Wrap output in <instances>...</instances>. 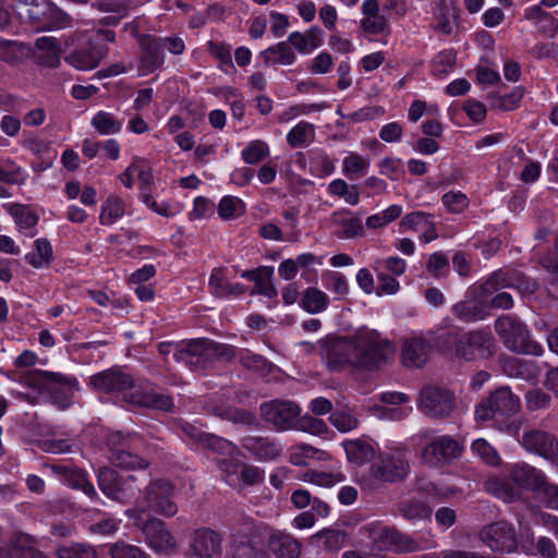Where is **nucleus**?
Returning <instances> with one entry per match:
<instances>
[{
  "instance_id": "1",
  "label": "nucleus",
  "mask_w": 558,
  "mask_h": 558,
  "mask_svg": "<svg viewBox=\"0 0 558 558\" xmlns=\"http://www.w3.org/2000/svg\"><path fill=\"white\" fill-rule=\"evenodd\" d=\"M390 341L375 329H361L352 337L327 335L319 340L320 357L328 371L342 372L347 366L372 372L387 361Z\"/></svg>"
},
{
  "instance_id": "2",
  "label": "nucleus",
  "mask_w": 558,
  "mask_h": 558,
  "mask_svg": "<svg viewBox=\"0 0 558 558\" xmlns=\"http://www.w3.org/2000/svg\"><path fill=\"white\" fill-rule=\"evenodd\" d=\"M521 408L520 398L510 388L500 387L490 392L475 408V418L480 422H493L498 428H508L510 420Z\"/></svg>"
},
{
  "instance_id": "3",
  "label": "nucleus",
  "mask_w": 558,
  "mask_h": 558,
  "mask_svg": "<svg viewBox=\"0 0 558 558\" xmlns=\"http://www.w3.org/2000/svg\"><path fill=\"white\" fill-rule=\"evenodd\" d=\"M229 554L231 558H266V535L250 518H241L231 529Z\"/></svg>"
},
{
  "instance_id": "4",
  "label": "nucleus",
  "mask_w": 558,
  "mask_h": 558,
  "mask_svg": "<svg viewBox=\"0 0 558 558\" xmlns=\"http://www.w3.org/2000/svg\"><path fill=\"white\" fill-rule=\"evenodd\" d=\"M125 514L129 518V523L142 531L149 547L155 551L166 555L177 551V539L162 520L153 518L138 507L128 509Z\"/></svg>"
},
{
  "instance_id": "5",
  "label": "nucleus",
  "mask_w": 558,
  "mask_h": 558,
  "mask_svg": "<svg viewBox=\"0 0 558 558\" xmlns=\"http://www.w3.org/2000/svg\"><path fill=\"white\" fill-rule=\"evenodd\" d=\"M495 330L505 347L512 352L538 356L544 352L543 345L531 338L527 326L510 315L496 319Z\"/></svg>"
},
{
  "instance_id": "6",
  "label": "nucleus",
  "mask_w": 558,
  "mask_h": 558,
  "mask_svg": "<svg viewBox=\"0 0 558 558\" xmlns=\"http://www.w3.org/2000/svg\"><path fill=\"white\" fill-rule=\"evenodd\" d=\"M175 486L167 480H151L143 490L144 507L137 505L151 515L159 514L171 518L177 514L178 506L174 501Z\"/></svg>"
},
{
  "instance_id": "7",
  "label": "nucleus",
  "mask_w": 558,
  "mask_h": 558,
  "mask_svg": "<svg viewBox=\"0 0 558 558\" xmlns=\"http://www.w3.org/2000/svg\"><path fill=\"white\" fill-rule=\"evenodd\" d=\"M34 385L46 390L53 401L65 408L70 404L75 391L80 388L77 378L59 372L36 369Z\"/></svg>"
},
{
  "instance_id": "8",
  "label": "nucleus",
  "mask_w": 558,
  "mask_h": 558,
  "mask_svg": "<svg viewBox=\"0 0 558 558\" xmlns=\"http://www.w3.org/2000/svg\"><path fill=\"white\" fill-rule=\"evenodd\" d=\"M206 344V339H191L185 348L175 350L173 359L178 363L196 364L204 367L208 355L223 361H232L235 357V348L230 344L213 342L210 348H207Z\"/></svg>"
},
{
  "instance_id": "9",
  "label": "nucleus",
  "mask_w": 558,
  "mask_h": 558,
  "mask_svg": "<svg viewBox=\"0 0 558 558\" xmlns=\"http://www.w3.org/2000/svg\"><path fill=\"white\" fill-rule=\"evenodd\" d=\"M480 537L494 553L513 554L519 549L518 531L513 523L506 520L484 525L480 531Z\"/></svg>"
},
{
  "instance_id": "10",
  "label": "nucleus",
  "mask_w": 558,
  "mask_h": 558,
  "mask_svg": "<svg viewBox=\"0 0 558 558\" xmlns=\"http://www.w3.org/2000/svg\"><path fill=\"white\" fill-rule=\"evenodd\" d=\"M496 344L489 328H481L464 333L462 345L457 351V357L466 361L488 359L495 353Z\"/></svg>"
},
{
  "instance_id": "11",
  "label": "nucleus",
  "mask_w": 558,
  "mask_h": 558,
  "mask_svg": "<svg viewBox=\"0 0 558 558\" xmlns=\"http://www.w3.org/2000/svg\"><path fill=\"white\" fill-rule=\"evenodd\" d=\"M462 451V445L452 436H437L424 447L422 460L429 466H441L458 459Z\"/></svg>"
},
{
  "instance_id": "12",
  "label": "nucleus",
  "mask_w": 558,
  "mask_h": 558,
  "mask_svg": "<svg viewBox=\"0 0 558 558\" xmlns=\"http://www.w3.org/2000/svg\"><path fill=\"white\" fill-rule=\"evenodd\" d=\"M98 487L108 498L122 501L134 494L133 475L124 476L111 468H99L97 472Z\"/></svg>"
},
{
  "instance_id": "13",
  "label": "nucleus",
  "mask_w": 558,
  "mask_h": 558,
  "mask_svg": "<svg viewBox=\"0 0 558 558\" xmlns=\"http://www.w3.org/2000/svg\"><path fill=\"white\" fill-rule=\"evenodd\" d=\"M300 413V407L290 400L274 399L263 402L260 405L264 421L271 424L277 430L291 428Z\"/></svg>"
},
{
  "instance_id": "14",
  "label": "nucleus",
  "mask_w": 558,
  "mask_h": 558,
  "mask_svg": "<svg viewBox=\"0 0 558 558\" xmlns=\"http://www.w3.org/2000/svg\"><path fill=\"white\" fill-rule=\"evenodd\" d=\"M409 471L408 460L402 454L383 453L371 465V475L386 483L403 481Z\"/></svg>"
},
{
  "instance_id": "15",
  "label": "nucleus",
  "mask_w": 558,
  "mask_h": 558,
  "mask_svg": "<svg viewBox=\"0 0 558 558\" xmlns=\"http://www.w3.org/2000/svg\"><path fill=\"white\" fill-rule=\"evenodd\" d=\"M88 385L100 392H124L134 388L135 379L120 367H110L90 376Z\"/></svg>"
},
{
  "instance_id": "16",
  "label": "nucleus",
  "mask_w": 558,
  "mask_h": 558,
  "mask_svg": "<svg viewBox=\"0 0 558 558\" xmlns=\"http://www.w3.org/2000/svg\"><path fill=\"white\" fill-rule=\"evenodd\" d=\"M28 15L33 22V26L38 32L61 29L66 27L71 21L68 13L50 1L34 5L28 10Z\"/></svg>"
},
{
  "instance_id": "17",
  "label": "nucleus",
  "mask_w": 558,
  "mask_h": 558,
  "mask_svg": "<svg viewBox=\"0 0 558 558\" xmlns=\"http://www.w3.org/2000/svg\"><path fill=\"white\" fill-rule=\"evenodd\" d=\"M49 468L62 484L82 490L92 500L98 496L88 473L73 462L52 463Z\"/></svg>"
},
{
  "instance_id": "18",
  "label": "nucleus",
  "mask_w": 558,
  "mask_h": 558,
  "mask_svg": "<svg viewBox=\"0 0 558 558\" xmlns=\"http://www.w3.org/2000/svg\"><path fill=\"white\" fill-rule=\"evenodd\" d=\"M140 54V70L142 74H150L161 69L166 62L165 45H162V37L149 34L142 36L138 40Z\"/></svg>"
},
{
  "instance_id": "19",
  "label": "nucleus",
  "mask_w": 558,
  "mask_h": 558,
  "mask_svg": "<svg viewBox=\"0 0 558 558\" xmlns=\"http://www.w3.org/2000/svg\"><path fill=\"white\" fill-rule=\"evenodd\" d=\"M421 405L433 417H445L453 408V395L446 388L426 386L421 390Z\"/></svg>"
},
{
  "instance_id": "20",
  "label": "nucleus",
  "mask_w": 558,
  "mask_h": 558,
  "mask_svg": "<svg viewBox=\"0 0 558 558\" xmlns=\"http://www.w3.org/2000/svg\"><path fill=\"white\" fill-rule=\"evenodd\" d=\"M221 537L216 531L197 529L191 538L189 558H220Z\"/></svg>"
},
{
  "instance_id": "21",
  "label": "nucleus",
  "mask_w": 558,
  "mask_h": 558,
  "mask_svg": "<svg viewBox=\"0 0 558 558\" xmlns=\"http://www.w3.org/2000/svg\"><path fill=\"white\" fill-rule=\"evenodd\" d=\"M130 403L145 409L172 412L174 400L170 393L159 392L154 387H141L129 396Z\"/></svg>"
},
{
  "instance_id": "22",
  "label": "nucleus",
  "mask_w": 558,
  "mask_h": 558,
  "mask_svg": "<svg viewBox=\"0 0 558 558\" xmlns=\"http://www.w3.org/2000/svg\"><path fill=\"white\" fill-rule=\"evenodd\" d=\"M240 444L257 461H272L282 454V446L275 438L247 435Z\"/></svg>"
},
{
  "instance_id": "23",
  "label": "nucleus",
  "mask_w": 558,
  "mask_h": 558,
  "mask_svg": "<svg viewBox=\"0 0 558 558\" xmlns=\"http://www.w3.org/2000/svg\"><path fill=\"white\" fill-rule=\"evenodd\" d=\"M106 57V50L100 46H94L88 39L77 45L66 57L65 62L82 71L93 70Z\"/></svg>"
},
{
  "instance_id": "24",
  "label": "nucleus",
  "mask_w": 558,
  "mask_h": 558,
  "mask_svg": "<svg viewBox=\"0 0 558 558\" xmlns=\"http://www.w3.org/2000/svg\"><path fill=\"white\" fill-rule=\"evenodd\" d=\"M209 293L216 299L231 300L246 293L247 287L241 282H231L223 267L214 268L208 279Z\"/></svg>"
},
{
  "instance_id": "25",
  "label": "nucleus",
  "mask_w": 558,
  "mask_h": 558,
  "mask_svg": "<svg viewBox=\"0 0 558 558\" xmlns=\"http://www.w3.org/2000/svg\"><path fill=\"white\" fill-rule=\"evenodd\" d=\"M522 445L531 452H535L546 459L558 454V441L548 432L532 429L523 434Z\"/></svg>"
},
{
  "instance_id": "26",
  "label": "nucleus",
  "mask_w": 558,
  "mask_h": 558,
  "mask_svg": "<svg viewBox=\"0 0 558 558\" xmlns=\"http://www.w3.org/2000/svg\"><path fill=\"white\" fill-rule=\"evenodd\" d=\"M34 56L36 63L44 68H58L61 61L62 48L56 37L43 36L36 39Z\"/></svg>"
},
{
  "instance_id": "27",
  "label": "nucleus",
  "mask_w": 558,
  "mask_h": 558,
  "mask_svg": "<svg viewBox=\"0 0 558 558\" xmlns=\"http://www.w3.org/2000/svg\"><path fill=\"white\" fill-rule=\"evenodd\" d=\"M510 478L517 486L530 490H539L546 485L544 473L527 463L513 465Z\"/></svg>"
},
{
  "instance_id": "28",
  "label": "nucleus",
  "mask_w": 558,
  "mask_h": 558,
  "mask_svg": "<svg viewBox=\"0 0 558 558\" xmlns=\"http://www.w3.org/2000/svg\"><path fill=\"white\" fill-rule=\"evenodd\" d=\"M267 548L276 558H299L301 543L292 535L284 532H274L267 538Z\"/></svg>"
},
{
  "instance_id": "29",
  "label": "nucleus",
  "mask_w": 558,
  "mask_h": 558,
  "mask_svg": "<svg viewBox=\"0 0 558 558\" xmlns=\"http://www.w3.org/2000/svg\"><path fill=\"white\" fill-rule=\"evenodd\" d=\"M430 344L424 338L407 340L401 350L402 363L407 367H423L428 359Z\"/></svg>"
},
{
  "instance_id": "30",
  "label": "nucleus",
  "mask_w": 558,
  "mask_h": 558,
  "mask_svg": "<svg viewBox=\"0 0 558 558\" xmlns=\"http://www.w3.org/2000/svg\"><path fill=\"white\" fill-rule=\"evenodd\" d=\"M505 371L510 377L522 378L531 385H536L543 369L536 361L512 357L506 362Z\"/></svg>"
},
{
  "instance_id": "31",
  "label": "nucleus",
  "mask_w": 558,
  "mask_h": 558,
  "mask_svg": "<svg viewBox=\"0 0 558 558\" xmlns=\"http://www.w3.org/2000/svg\"><path fill=\"white\" fill-rule=\"evenodd\" d=\"M451 313L459 320L470 324L485 319L488 307L482 299H465L457 302L451 307Z\"/></svg>"
},
{
  "instance_id": "32",
  "label": "nucleus",
  "mask_w": 558,
  "mask_h": 558,
  "mask_svg": "<svg viewBox=\"0 0 558 558\" xmlns=\"http://www.w3.org/2000/svg\"><path fill=\"white\" fill-rule=\"evenodd\" d=\"M369 538L380 551L396 550L401 548L403 535L395 527L376 525L369 529Z\"/></svg>"
},
{
  "instance_id": "33",
  "label": "nucleus",
  "mask_w": 558,
  "mask_h": 558,
  "mask_svg": "<svg viewBox=\"0 0 558 558\" xmlns=\"http://www.w3.org/2000/svg\"><path fill=\"white\" fill-rule=\"evenodd\" d=\"M258 58L264 60L266 66L274 64L292 65L296 61V54L287 41H279L259 52Z\"/></svg>"
},
{
  "instance_id": "34",
  "label": "nucleus",
  "mask_w": 558,
  "mask_h": 558,
  "mask_svg": "<svg viewBox=\"0 0 558 558\" xmlns=\"http://www.w3.org/2000/svg\"><path fill=\"white\" fill-rule=\"evenodd\" d=\"M109 460L112 465L122 470H145L149 465L146 459L123 447L110 448Z\"/></svg>"
},
{
  "instance_id": "35",
  "label": "nucleus",
  "mask_w": 558,
  "mask_h": 558,
  "mask_svg": "<svg viewBox=\"0 0 558 558\" xmlns=\"http://www.w3.org/2000/svg\"><path fill=\"white\" fill-rule=\"evenodd\" d=\"M434 218L435 216L433 214L415 210L403 216L401 225L414 231L424 228L426 242H429L437 238Z\"/></svg>"
},
{
  "instance_id": "36",
  "label": "nucleus",
  "mask_w": 558,
  "mask_h": 558,
  "mask_svg": "<svg viewBox=\"0 0 558 558\" xmlns=\"http://www.w3.org/2000/svg\"><path fill=\"white\" fill-rule=\"evenodd\" d=\"M25 262L35 269H41L51 264L54 259L53 248L47 238H39L34 241V251L25 254Z\"/></svg>"
},
{
  "instance_id": "37",
  "label": "nucleus",
  "mask_w": 558,
  "mask_h": 558,
  "mask_svg": "<svg viewBox=\"0 0 558 558\" xmlns=\"http://www.w3.org/2000/svg\"><path fill=\"white\" fill-rule=\"evenodd\" d=\"M464 333L465 332L457 326L440 328L435 338L436 347L441 351L453 353L457 356V351L462 345Z\"/></svg>"
},
{
  "instance_id": "38",
  "label": "nucleus",
  "mask_w": 558,
  "mask_h": 558,
  "mask_svg": "<svg viewBox=\"0 0 558 558\" xmlns=\"http://www.w3.org/2000/svg\"><path fill=\"white\" fill-rule=\"evenodd\" d=\"M328 295L315 287H308L304 290L300 300V306L308 314H318L328 308Z\"/></svg>"
},
{
  "instance_id": "39",
  "label": "nucleus",
  "mask_w": 558,
  "mask_h": 558,
  "mask_svg": "<svg viewBox=\"0 0 558 558\" xmlns=\"http://www.w3.org/2000/svg\"><path fill=\"white\" fill-rule=\"evenodd\" d=\"M239 363L246 369L268 376L272 373L275 364L262 354L254 353L247 349L241 350Z\"/></svg>"
},
{
  "instance_id": "40",
  "label": "nucleus",
  "mask_w": 558,
  "mask_h": 558,
  "mask_svg": "<svg viewBox=\"0 0 558 558\" xmlns=\"http://www.w3.org/2000/svg\"><path fill=\"white\" fill-rule=\"evenodd\" d=\"M457 52L453 49L439 51L430 61V74L437 78H446L454 69Z\"/></svg>"
},
{
  "instance_id": "41",
  "label": "nucleus",
  "mask_w": 558,
  "mask_h": 558,
  "mask_svg": "<svg viewBox=\"0 0 558 558\" xmlns=\"http://www.w3.org/2000/svg\"><path fill=\"white\" fill-rule=\"evenodd\" d=\"M92 126L99 135H113L122 130V121L112 112L105 110L97 111L90 121Z\"/></svg>"
},
{
  "instance_id": "42",
  "label": "nucleus",
  "mask_w": 558,
  "mask_h": 558,
  "mask_svg": "<svg viewBox=\"0 0 558 558\" xmlns=\"http://www.w3.org/2000/svg\"><path fill=\"white\" fill-rule=\"evenodd\" d=\"M310 173L317 178H327L335 172V165L330 157L322 149L308 151Z\"/></svg>"
},
{
  "instance_id": "43",
  "label": "nucleus",
  "mask_w": 558,
  "mask_h": 558,
  "mask_svg": "<svg viewBox=\"0 0 558 558\" xmlns=\"http://www.w3.org/2000/svg\"><path fill=\"white\" fill-rule=\"evenodd\" d=\"M124 211V202L117 195H110L101 205L99 221L102 226L113 225L123 217Z\"/></svg>"
},
{
  "instance_id": "44",
  "label": "nucleus",
  "mask_w": 558,
  "mask_h": 558,
  "mask_svg": "<svg viewBox=\"0 0 558 558\" xmlns=\"http://www.w3.org/2000/svg\"><path fill=\"white\" fill-rule=\"evenodd\" d=\"M344 451L348 460L357 465L368 462L374 457L373 447L360 439L347 441L344 444Z\"/></svg>"
},
{
  "instance_id": "45",
  "label": "nucleus",
  "mask_w": 558,
  "mask_h": 558,
  "mask_svg": "<svg viewBox=\"0 0 558 558\" xmlns=\"http://www.w3.org/2000/svg\"><path fill=\"white\" fill-rule=\"evenodd\" d=\"M27 174L12 159L0 160V184L20 185L25 182Z\"/></svg>"
},
{
  "instance_id": "46",
  "label": "nucleus",
  "mask_w": 558,
  "mask_h": 558,
  "mask_svg": "<svg viewBox=\"0 0 558 558\" xmlns=\"http://www.w3.org/2000/svg\"><path fill=\"white\" fill-rule=\"evenodd\" d=\"M58 558H98L96 549L86 543H65L56 548Z\"/></svg>"
},
{
  "instance_id": "47",
  "label": "nucleus",
  "mask_w": 558,
  "mask_h": 558,
  "mask_svg": "<svg viewBox=\"0 0 558 558\" xmlns=\"http://www.w3.org/2000/svg\"><path fill=\"white\" fill-rule=\"evenodd\" d=\"M512 278L509 272L498 269L492 272L488 278L481 283L480 290L482 295H493L500 289L512 287Z\"/></svg>"
},
{
  "instance_id": "48",
  "label": "nucleus",
  "mask_w": 558,
  "mask_h": 558,
  "mask_svg": "<svg viewBox=\"0 0 558 558\" xmlns=\"http://www.w3.org/2000/svg\"><path fill=\"white\" fill-rule=\"evenodd\" d=\"M15 223L22 230H29L37 226L39 217L28 206L22 204H14L10 210Z\"/></svg>"
},
{
  "instance_id": "49",
  "label": "nucleus",
  "mask_w": 558,
  "mask_h": 558,
  "mask_svg": "<svg viewBox=\"0 0 558 558\" xmlns=\"http://www.w3.org/2000/svg\"><path fill=\"white\" fill-rule=\"evenodd\" d=\"M269 156V146L260 140L251 141L241 151L242 160L247 165H256Z\"/></svg>"
},
{
  "instance_id": "50",
  "label": "nucleus",
  "mask_w": 558,
  "mask_h": 558,
  "mask_svg": "<svg viewBox=\"0 0 558 558\" xmlns=\"http://www.w3.org/2000/svg\"><path fill=\"white\" fill-rule=\"evenodd\" d=\"M471 450L490 466H498L501 463L497 450L484 438L475 439L471 445Z\"/></svg>"
},
{
  "instance_id": "51",
  "label": "nucleus",
  "mask_w": 558,
  "mask_h": 558,
  "mask_svg": "<svg viewBox=\"0 0 558 558\" xmlns=\"http://www.w3.org/2000/svg\"><path fill=\"white\" fill-rule=\"evenodd\" d=\"M378 171L381 175L387 177L391 181H399L403 179L404 162L401 158L397 157H385L378 163Z\"/></svg>"
},
{
  "instance_id": "52",
  "label": "nucleus",
  "mask_w": 558,
  "mask_h": 558,
  "mask_svg": "<svg viewBox=\"0 0 558 558\" xmlns=\"http://www.w3.org/2000/svg\"><path fill=\"white\" fill-rule=\"evenodd\" d=\"M525 94V88L521 85L514 86L510 93L496 95V106L502 111H513L520 108Z\"/></svg>"
},
{
  "instance_id": "53",
  "label": "nucleus",
  "mask_w": 558,
  "mask_h": 558,
  "mask_svg": "<svg viewBox=\"0 0 558 558\" xmlns=\"http://www.w3.org/2000/svg\"><path fill=\"white\" fill-rule=\"evenodd\" d=\"M433 28L434 31L447 36L451 35L453 32V26L450 21V9L447 5L446 0H440L436 4Z\"/></svg>"
},
{
  "instance_id": "54",
  "label": "nucleus",
  "mask_w": 558,
  "mask_h": 558,
  "mask_svg": "<svg viewBox=\"0 0 558 558\" xmlns=\"http://www.w3.org/2000/svg\"><path fill=\"white\" fill-rule=\"evenodd\" d=\"M441 203L450 214H462L470 205V199L461 191H449L441 196Z\"/></svg>"
},
{
  "instance_id": "55",
  "label": "nucleus",
  "mask_w": 558,
  "mask_h": 558,
  "mask_svg": "<svg viewBox=\"0 0 558 558\" xmlns=\"http://www.w3.org/2000/svg\"><path fill=\"white\" fill-rule=\"evenodd\" d=\"M109 554L112 558H149V554L143 548L124 541L112 544Z\"/></svg>"
},
{
  "instance_id": "56",
  "label": "nucleus",
  "mask_w": 558,
  "mask_h": 558,
  "mask_svg": "<svg viewBox=\"0 0 558 558\" xmlns=\"http://www.w3.org/2000/svg\"><path fill=\"white\" fill-rule=\"evenodd\" d=\"M317 536L324 549L330 553L338 551L348 541V534L341 530H325Z\"/></svg>"
},
{
  "instance_id": "57",
  "label": "nucleus",
  "mask_w": 558,
  "mask_h": 558,
  "mask_svg": "<svg viewBox=\"0 0 558 558\" xmlns=\"http://www.w3.org/2000/svg\"><path fill=\"white\" fill-rule=\"evenodd\" d=\"M239 206L243 209L245 207V203L241 198L233 195H225L220 198L217 206L218 216L223 220H232L239 217L236 211Z\"/></svg>"
},
{
  "instance_id": "58",
  "label": "nucleus",
  "mask_w": 558,
  "mask_h": 558,
  "mask_svg": "<svg viewBox=\"0 0 558 558\" xmlns=\"http://www.w3.org/2000/svg\"><path fill=\"white\" fill-rule=\"evenodd\" d=\"M243 464L244 462L235 457L234 453H229V457L218 461L219 469L226 474V481L230 485L239 482V475Z\"/></svg>"
},
{
  "instance_id": "59",
  "label": "nucleus",
  "mask_w": 558,
  "mask_h": 558,
  "mask_svg": "<svg viewBox=\"0 0 558 558\" xmlns=\"http://www.w3.org/2000/svg\"><path fill=\"white\" fill-rule=\"evenodd\" d=\"M449 259L442 252L429 255L426 263V271L435 279H440L449 272Z\"/></svg>"
},
{
  "instance_id": "60",
  "label": "nucleus",
  "mask_w": 558,
  "mask_h": 558,
  "mask_svg": "<svg viewBox=\"0 0 558 558\" xmlns=\"http://www.w3.org/2000/svg\"><path fill=\"white\" fill-rule=\"evenodd\" d=\"M324 287L332 293L344 296L349 293V283L344 275L338 271H328L323 277Z\"/></svg>"
},
{
  "instance_id": "61",
  "label": "nucleus",
  "mask_w": 558,
  "mask_h": 558,
  "mask_svg": "<svg viewBox=\"0 0 558 558\" xmlns=\"http://www.w3.org/2000/svg\"><path fill=\"white\" fill-rule=\"evenodd\" d=\"M401 512L405 519L411 521L425 520L430 518L432 508L423 501L411 500L401 508Z\"/></svg>"
},
{
  "instance_id": "62",
  "label": "nucleus",
  "mask_w": 558,
  "mask_h": 558,
  "mask_svg": "<svg viewBox=\"0 0 558 558\" xmlns=\"http://www.w3.org/2000/svg\"><path fill=\"white\" fill-rule=\"evenodd\" d=\"M204 441L202 446L204 448L210 449L215 452H218L220 454H229L238 452L239 449L235 445H233L231 441L227 440L226 438L219 437L215 434L207 433L206 436H204Z\"/></svg>"
},
{
  "instance_id": "63",
  "label": "nucleus",
  "mask_w": 558,
  "mask_h": 558,
  "mask_svg": "<svg viewBox=\"0 0 558 558\" xmlns=\"http://www.w3.org/2000/svg\"><path fill=\"white\" fill-rule=\"evenodd\" d=\"M361 28L371 35L389 34L390 25L385 15L378 14L372 17H363L361 20Z\"/></svg>"
},
{
  "instance_id": "64",
  "label": "nucleus",
  "mask_w": 558,
  "mask_h": 558,
  "mask_svg": "<svg viewBox=\"0 0 558 558\" xmlns=\"http://www.w3.org/2000/svg\"><path fill=\"white\" fill-rule=\"evenodd\" d=\"M313 125L306 121H301L295 124L287 134V143L292 148L304 147L307 142V131L312 130Z\"/></svg>"
}]
</instances>
